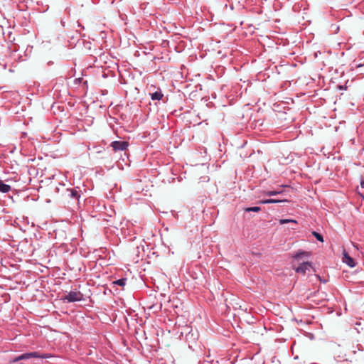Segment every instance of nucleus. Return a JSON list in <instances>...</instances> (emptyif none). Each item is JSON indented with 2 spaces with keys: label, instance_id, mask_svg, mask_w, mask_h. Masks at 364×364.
<instances>
[{
  "label": "nucleus",
  "instance_id": "14",
  "mask_svg": "<svg viewBox=\"0 0 364 364\" xmlns=\"http://www.w3.org/2000/svg\"><path fill=\"white\" fill-rule=\"evenodd\" d=\"M312 234H313V235H314V237H315L318 240H319V241H321V242H323V236H322L321 234H319V233H318V232H315V231H314V232H312Z\"/></svg>",
  "mask_w": 364,
  "mask_h": 364
},
{
  "label": "nucleus",
  "instance_id": "16",
  "mask_svg": "<svg viewBox=\"0 0 364 364\" xmlns=\"http://www.w3.org/2000/svg\"><path fill=\"white\" fill-rule=\"evenodd\" d=\"M361 186L364 188V181L361 182Z\"/></svg>",
  "mask_w": 364,
  "mask_h": 364
},
{
  "label": "nucleus",
  "instance_id": "5",
  "mask_svg": "<svg viewBox=\"0 0 364 364\" xmlns=\"http://www.w3.org/2000/svg\"><path fill=\"white\" fill-rule=\"evenodd\" d=\"M343 262L350 267H354L355 266V262H354V259L352 257H350L346 251H344L343 252Z\"/></svg>",
  "mask_w": 364,
  "mask_h": 364
},
{
  "label": "nucleus",
  "instance_id": "13",
  "mask_svg": "<svg viewBox=\"0 0 364 364\" xmlns=\"http://www.w3.org/2000/svg\"><path fill=\"white\" fill-rule=\"evenodd\" d=\"M309 252H297L295 255H294V258L296 259H299L300 258L301 256H309Z\"/></svg>",
  "mask_w": 364,
  "mask_h": 364
},
{
  "label": "nucleus",
  "instance_id": "1",
  "mask_svg": "<svg viewBox=\"0 0 364 364\" xmlns=\"http://www.w3.org/2000/svg\"><path fill=\"white\" fill-rule=\"evenodd\" d=\"M46 358V357L41 355L38 352L26 353H23L19 356L16 357L10 363H16V362H18L22 360H27V359H30V358Z\"/></svg>",
  "mask_w": 364,
  "mask_h": 364
},
{
  "label": "nucleus",
  "instance_id": "12",
  "mask_svg": "<svg viewBox=\"0 0 364 364\" xmlns=\"http://www.w3.org/2000/svg\"><path fill=\"white\" fill-rule=\"evenodd\" d=\"M260 210H261L260 207H259V206H254V207H250V208H246L245 209V212H250V211L259 212V211H260Z\"/></svg>",
  "mask_w": 364,
  "mask_h": 364
},
{
  "label": "nucleus",
  "instance_id": "15",
  "mask_svg": "<svg viewBox=\"0 0 364 364\" xmlns=\"http://www.w3.org/2000/svg\"><path fill=\"white\" fill-rule=\"evenodd\" d=\"M279 192H277V191H268L265 194L267 196H276L279 193Z\"/></svg>",
  "mask_w": 364,
  "mask_h": 364
},
{
  "label": "nucleus",
  "instance_id": "9",
  "mask_svg": "<svg viewBox=\"0 0 364 364\" xmlns=\"http://www.w3.org/2000/svg\"><path fill=\"white\" fill-rule=\"evenodd\" d=\"M282 201V200H280L267 199V200H260L259 203H262V204L277 203H279Z\"/></svg>",
  "mask_w": 364,
  "mask_h": 364
},
{
  "label": "nucleus",
  "instance_id": "10",
  "mask_svg": "<svg viewBox=\"0 0 364 364\" xmlns=\"http://www.w3.org/2000/svg\"><path fill=\"white\" fill-rule=\"evenodd\" d=\"M127 279L122 278L113 282V284H117L121 287H124L126 284Z\"/></svg>",
  "mask_w": 364,
  "mask_h": 364
},
{
  "label": "nucleus",
  "instance_id": "2",
  "mask_svg": "<svg viewBox=\"0 0 364 364\" xmlns=\"http://www.w3.org/2000/svg\"><path fill=\"white\" fill-rule=\"evenodd\" d=\"M83 299V294L80 291H72L64 296V299L68 302H75L81 301Z\"/></svg>",
  "mask_w": 364,
  "mask_h": 364
},
{
  "label": "nucleus",
  "instance_id": "7",
  "mask_svg": "<svg viewBox=\"0 0 364 364\" xmlns=\"http://www.w3.org/2000/svg\"><path fill=\"white\" fill-rule=\"evenodd\" d=\"M163 97V94L161 92H155L151 94V97L153 100H160Z\"/></svg>",
  "mask_w": 364,
  "mask_h": 364
},
{
  "label": "nucleus",
  "instance_id": "8",
  "mask_svg": "<svg viewBox=\"0 0 364 364\" xmlns=\"http://www.w3.org/2000/svg\"><path fill=\"white\" fill-rule=\"evenodd\" d=\"M68 191L70 193L69 196L71 197V198H75L76 199H78L80 198V194L79 193L76 191V190H74V189H68Z\"/></svg>",
  "mask_w": 364,
  "mask_h": 364
},
{
  "label": "nucleus",
  "instance_id": "11",
  "mask_svg": "<svg viewBox=\"0 0 364 364\" xmlns=\"http://www.w3.org/2000/svg\"><path fill=\"white\" fill-rule=\"evenodd\" d=\"M279 223L280 225H284V224L289 223L297 224L296 220H291V219H281V220H279Z\"/></svg>",
  "mask_w": 364,
  "mask_h": 364
},
{
  "label": "nucleus",
  "instance_id": "3",
  "mask_svg": "<svg viewBox=\"0 0 364 364\" xmlns=\"http://www.w3.org/2000/svg\"><path fill=\"white\" fill-rule=\"evenodd\" d=\"M128 145V142L125 141H114L111 144V146L115 151L126 150Z\"/></svg>",
  "mask_w": 364,
  "mask_h": 364
},
{
  "label": "nucleus",
  "instance_id": "6",
  "mask_svg": "<svg viewBox=\"0 0 364 364\" xmlns=\"http://www.w3.org/2000/svg\"><path fill=\"white\" fill-rule=\"evenodd\" d=\"M11 186L8 184L4 183L2 181H0V192L6 193L9 192Z\"/></svg>",
  "mask_w": 364,
  "mask_h": 364
},
{
  "label": "nucleus",
  "instance_id": "4",
  "mask_svg": "<svg viewBox=\"0 0 364 364\" xmlns=\"http://www.w3.org/2000/svg\"><path fill=\"white\" fill-rule=\"evenodd\" d=\"M311 268V263L303 262L296 269V272L298 273H301L302 274H305L306 271H309Z\"/></svg>",
  "mask_w": 364,
  "mask_h": 364
}]
</instances>
